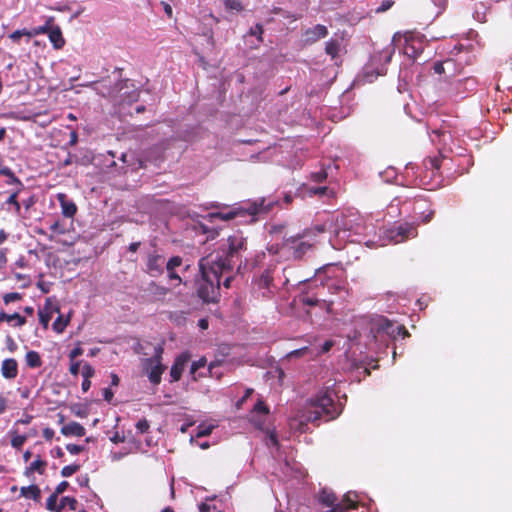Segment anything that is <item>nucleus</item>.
Segmentation results:
<instances>
[{"instance_id":"obj_4","label":"nucleus","mask_w":512,"mask_h":512,"mask_svg":"<svg viewBox=\"0 0 512 512\" xmlns=\"http://www.w3.org/2000/svg\"><path fill=\"white\" fill-rule=\"evenodd\" d=\"M91 86L101 96L117 99L119 102L132 101L138 96L134 85H129V80L121 79L118 73L92 82Z\"/></svg>"},{"instance_id":"obj_19","label":"nucleus","mask_w":512,"mask_h":512,"mask_svg":"<svg viewBox=\"0 0 512 512\" xmlns=\"http://www.w3.org/2000/svg\"><path fill=\"white\" fill-rule=\"evenodd\" d=\"M380 330L386 332L387 334H394L395 331L398 335L402 334L404 337L408 336L409 333L403 325L394 327L393 323L388 319H384L380 324Z\"/></svg>"},{"instance_id":"obj_37","label":"nucleus","mask_w":512,"mask_h":512,"mask_svg":"<svg viewBox=\"0 0 512 512\" xmlns=\"http://www.w3.org/2000/svg\"><path fill=\"white\" fill-rule=\"evenodd\" d=\"M80 469L79 464L66 465L61 469L62 477H70Z\"/></svg>"},{"instance_id":"obj_29","label":"nucleus","mask_w":512,"mask_h":512,"mask_svg":"<svg viewBox=\"0 0 512 512\" xmlns=\"http://www.w3.org/2000/svg\"><path fill=\"white\" fill-rule=\"evenodd\" d=\"M340 50V44L337 40L330 39L326 42L325 52L330 55L333 59L338 56Z\"/></svg>"},{"instance_id":"obj_51","label":"nucleus","mask_w":512,"mask_h":512,"mask_svg":"<svg viewBox=\"0 0 512 512\" xmlns=\"http://www.w3.org/2000/svg\"><path fill=\"white\" fill-rule=\"evenodd\" d=\"M66 449L69 453L77 455L84 451V447L76 444H67Z\"/></svg>"},{"instance_id":"obj_14","label":"nucleus","mask_w":512,"mask_h":512,"mask_svg":"<svg viewBox=\"0 0 512 512\" xmlns=\"http://www.w3.org/2000/svg\"><path fill=\"white\" fill-rule=\"evenodd\" d=\"M146 291L148 292L151 301H162L169 293V289L167 287L160 285L155 281H151L148 284Z\"/></svg>"},{"instance_id":"obj_31","label":"nucleus","mask_w":512,"mask_h":512,"mask_svg":"<svg viewBox=\"0 0 512 512\" xmlns=\"http://www.w3.org/2000/svg\"><path fill=\"white\" fill-rule=\"evenodd\" d=\"M57 500L58 495L55 493L51 494L47 499L46 508L52 512H61L63 510V505H61V503L57 505Z\"/></svg>"},{"instance_id":"obj_8","label":"nucleus","mask_w":512,"mask_h":512,"mask_svg":"<svg viewBox=\"0 0 512 512\" xmlns=\"http://www.w3.org/2000/svg\"><path fill=\"white\" fill-rule=\"evenodd\" d=\"M165 257L157 252L147 255L146 272L152 277H158L164 272Z\"/></svg>"},{"instance_id":"obj_52","label":"nucleus","mask_w":512,"mask_h":512,"mask_svg":"<svg viewBox=\"0 0 512 512\" xmlns=\"http://www.w3.org/2000/svg\"><path fill=\"white\" fill-rule=\"evenodd\" d=\"M83 349L80 345H77L75 348H73L69 353V359L71 361L75 360L77 357L81 356L83 354Z\"/></svg>"},{"instance_id":"obj_57","label":"nucleus","mask_w":512,"mask_h":512,"mask_svg":"<svg viewBox=\"0 0 512 512\" xmlns=\"http://www.w3.org/2000/svg\"><path fill=\"white\" fill-rule=\"evenodd\" d=\"M7 248L0 249V270L3 269L7 264Z\"/></svg>"},{"instance_id":"obj_7","label":"nucleus","mask_w":512,"mask_h":512,"mask_svg":"<svg viewBox=\"0 0 512 512\" xmlns=\"http://www.w3.org/2000/svg\"><path fill=\"white\" fill-rule=\"evenodd\" d=\"M163 351V347L157 345L154 349V355L143 360V368L147 373L149 381L154 385L160 384L162 374L166 369L165 365L162 364Z\"/></svg>"},{"instance_id":"obj_15","label":"nucleus","mask_w":512,"mask_h":512,"mask_svg":"<svg viewBox=\"0 0 512 512\" xmlns=\"http://www.w3.org/2000/svg\"><path fill=\"white\" fill-rule=\"evenodd\" d=\"M1 374L5 379H14L18 375V363L14 358H7L2 361Z\"/></svg>"},{"instance_id":"obj_23","label":"nucleus","mask_w":512,"mask_h":512,"mask_svg":"<svg viewBox=\"0 0 512 512\" xmlns=\"http://www.w3.org/2000/svg\"><path fill=\"white\" fill-rule=\"evenodd\" d=\"M25 361L27 366L30 368H39L43 363L40 354L33 350L26 353Z\"/></svg>"},{"instance_id":"obj_55","label":"nucleus","mask_w":512,"mask_h":512,"mask_svg":"<svg viewBox=\"0 0 512 512\" xmlns=\"http://www.w3.org/2000/svg\"><path fill=\"white\" fill-rule=\"evenodd\" d=\"M68 486L69 483L67 481H62L56 486L54 493L56 495H60L68 488Z\"/></svg>"},{"instance_id":"obj_53","label":"nucleus","mask_w":512,"mask_h":512,"mask_svg":"<svg viewBox=\"0 0 512 512\" xmlns=\"http://www.w3.org/2000/svg\"><path fill=\"white\" fill-rule=\"evenodd\" d=\"M50 230L52 232H54V233H57V234H64L65 233V228H64V226L59 221H55L50 226Z\"/></svg>"},{"instance_id":"obj_18","label":"nucleus","mask_w":512,"mask_h":512,"mask_svg":"<svg viewBox=\"0 0 512 512\" xmlns=\"http://www.w3.org/2000/svg\"><path fill=\"white\" fill-rule=\"evenodd\" d=\"M58 200L61 204L62 214L67 218H72L77 212L76 204L67 199V196L63 193L58 194Z\"/></svg>"},{"instance_id":"obj_46","label":"nucleus","mask_w":512,"mask_h":512,"mask_svg":"<svg viewBox=\"0 0 512 512\" xmlns=\"http://www.w3.org/2000/svg\"><path fill=\"white\" fill-rule=\"evenodd\" d=\"M212 429H213L212 426L200 425L197 428L196 437L200 438V437L208 436L211 434Z\"/></svg>"},{"instance_id":"obj_62","label":"nucleus","mask_w":512,"mask_h":512,"mask_svg":"<svg viewBox=\"0 0 512 512\" xmlns=\"http://www.w3.org/2000/svg\"><path fill=\"white\" fill-rule=\"evenodd\" d=\"M35 202H36L35 197L30 196L27 199L23 200L22 204L28 210L35 204Z\"/></svg>"},{"instance_id":"obj_30","label":"nucleus","mask_w":512,"mask_h":512,"mask_svg":"<svg viewBox=\"0 0 512 512\" xmlns=\"http://www.w3.org/2000/svg\"><path fill=\"white\" fill-rule=\"evenodd\" d=\"M223 3L227 11L240 13L244 10L241 0H223Z\"/></svg>"},{"instance_id":"obj_61","label":"nucleus","mask_w":512,"mask_h":512,"mask_svg":"<svg viewBox=\"0 0 512 512\" xmlns=\"http://www.w3.org/2000/svg\"><path fill=\"white\" fill-rule=\"evenodd\" d=\"M168 278L170 280H176L178 284L182 283V278L179 276L178 273L175 272V270H167Z\"/></svg>"},{"instance_id":"obj_59","label":"nucleus","mask_w":512,"mask_h":512,"mask_svg":"<svg viewBox=\"0 0 512 512\" xmlns=\"http://www.w3.org/2000/svg\"><path fill=\"white\" fill-rule=\"evenodd\" d=\"M114 397V393L110 388H104L103 389V398L107 402H111Z\"/></svg>"},{"instance_id":"obj_20","label":"nucleus","mask_w":512,"mask_h":512,"mask_svg":"<svg viewBox=\"0 0 512 512\" xmlns=\"http://www.w3.org/2000/svg\"><path fill=\"white\" fill-rule=\"evenodd\" d=\"M21 496L29 499H33L34 501H40L41 498V490L37 485L23 486L20 488Z\"/></svg>"},{"instance_id":"obj_9","label":"nucleus","mask_w":512,"mask_h":512,"mask_svg":"<svg viewBox=\"0 0 512 512\" xmlns=\"http://www.w3.org/2000/svg\"><path fill=\"white\" fill-rule=\"evenodd\" d=\"M417 235V226L414 223H403L394 230H391V238L395 243L415 238Z\"/></svg>"},{"instance_id":"obj_42","label":"nucleus","mask_w":512,"mask_h":512,"mask_svg":"<svg viewBox=\"0 0 512 512\" xmlns=\"http://www.w3.org/2000/svg\"><path fill=\"white\" fill-rule=\"evenodd\" d=\"M150 428V424L148 422L147 419L143 418V419H140L137 423H136V429L137 431L140 433V434H144V433H147L148 430Z\"/></svg>"},{"instance_id":"obj_64","label":"nucleus","mask_w":512,"mask_h":512,"mask_svg":"<svg viewBox=\"0 0 512 512\" xmlns=\"http://www.w3.org/2000/svg\"><path fill=\"white\" fill-rule=\"evenodd\" d=\"M211 505L207 503H201L199 505V512H210Z\"/></svg>"},{"instance_id":"obj_32","label":"nucleus","mask_w":512,"mask_h":512,"mask_svg":"<svg viewBox=\"0 0 512 512\" xmlns=\"http://www.w3.org/2000/svg\"><path fill=\"white\" fill-rule=\"evenodd\" d=\"M285 243L287 245H292V247L295 249V254L297 257H300L302 256L308 249L311 248V245L306 243V242H299V240H297L295 243H287L285 241Z\"/></svg>"},{"instance_id":"obj_63","label":"nucleus","mask_w":512,"mask_h":512,"mask_svg":"<svg viewBox=\"0 0 512 512\" xmlns=\"http://www.w3.org/2000/svg\"><path fill=\"white\" fill-rule=\"evenodd\" d=\"M130 159H133L135 160L134 158V155L133 154H127V153H123L121 155V160L122 162L128 164V165H134L133 163H131Z\"/></svg>"},{"instance_id":"obj_12","label":"nucleus","mask_w":512,"mask_h":512,"mask_svg":"<svg viewBox=\"0 0 512 512\" xmlns=\"http://www.w3.org/2000/svg\"><path fill=\"white\" fill-rule=\"evenodd\" d=\"M326 231H327L326 224H316L310 228L304 229L302 233H298L295 236H290V237L285 238V241L287 243H290V242L295 243L297 240H300L302 238L309 237V236H315L317 234L324 233Z\"/></svg>"},{"instance_id":"obj_36","label":"nucleus","mask_w":512,"mask_h":512,"mask_svg":"<svg viewBox=\"0 0 512 512\" xmlns=\"http://www.w3.org/2000/svg\"><path fill=\"white\" fill-rule=\"evenodd\" d=\"M182 263V257L172 256L166 263V270H175L177 267H180Z\"/></svg>"},{"instance_id":"obj_34","label":"nucleus","mask_w":512,"mask_h":512,"mask_svg":"<svg viewBox=\"0 0 512 512\" xmlns=\"http://www.w3.org/2000/svg\"><path fill=\"white\" fill-rule=\"evenodd\" d=\"M69 323V319H64L60 314L53 322V329L57 333H62Z\"/></svg>"},{"instance_id":"obj_25","label":"nucleus","mask_w":512,"mask_h":512,"mask_svg":"<svg viewBox=\"0 0 512 512\" xmlns=\"http://www.w3.org/2000/svg\"><path fill=\"white\" fill-rule=\"evenodd\" d=\"M15 320L16 321V326H23L25 325L26 323V318L21 316L19 313L15 312L13 314H7L5 312H0V322L2 321H7V322H11Z\"/></svg>"},{"instance_id":"obj_39","label":"nucleus","mask_w":512,"mask_h":512,"mask_svg":"<svg viewBox=\"0 0 512 512\" xmlns=\"http://www.w3.org/2000/svg\"><path fill=\"white\" fill-rule=\"evenodd\" d=\"M344 512L349 509H356L358 504L355 500H353L349 494L344 495L342 503Z\"/></svg>"},{"instance_id":"obj_47","label":"nucleus","mask_w":512,"mask_h":512,"mask_svg":"<svg viewBox=\"0 0 512 512\" xmlns=\"http://www.w3.org/2000/svg\"><path fill=\"white\" fill-rule=\"evenodd\" d=\"M253 410L255 412H257V413H262V414H268L269 413L268 406L262 400H258L256 402V404L254 405V409Z\"/></svg>"},{"instance_id":"obj_24","label":"nucleus","mask_w":512,"mask_h":512,"mask_svg":"<svg viewBox=\"0 0 512 512\" xmlns=\"http://www.w3.org/2000/svg\"><path fill=\"white\" fill-rule=\"evenodd\" d=\"M47 466V462L45 460H42L40 456H37V458L30 463V466L27 468L26 474L37 472L40 475H43L45 473Z\"/></svg>"},{"instance_id":"obj_33","label":"nucleus","mask_w":512,"mask_h":512,"mask_svg":"<svg viewBox=\"0 0 512 512\" xmlns=\"http://www.w3.org/2000/svg\"><path fill=\"white\" fill-rule=\"evenodd\" d=\"M273 281V276L269 270H265L258 279V286L260 288H269Z\"/></svg>"},{"instance_id":"obj_54","label":"nucleus","mask_w":512,"mask_h":512,"mask_svg":"<svg viewBox=\"0 0 512 512\" xmlns=\"http://www.w3.org/2000/svg\"><path fill=\"white\" fill-rule=\"evenodd\" d=\"M80 365H81L80 361H74V360L71 361L69 371L73 376H77L79 374Z\"/></svg>"},{"instance_id":"obj_1","label":"nucleus","mask_w":512,"mask_h":512,"mask_svg":"<svg viewBox=\"0 0 512 512\" xmlns=\"http://www.w3.org/2000/svg\"><path fill=\"white\" fill-rule=\"evenodd\" d=\"M341 412L342 408L334 401L332 391L325 388L306 401L300 410V418L302 422H328L336 419Z\"/></svg>"},{"instance_id":"obj_3","label":"nucleus","mask_w":512,"mask_h":512,"mask_svg":"<svg viewBox=\"0 0 512 512\" xmlns=\"http://www.w3.org/2000/svg\"><path fill=\"white\" fill-rule=\"evenodd\" d=\"M247 251V238L239 231L229 235L217 253H211L216 258L215 263L227 272H231L239 263H242L244 253Z\"/></svg>"},{"instance_id":"obj_40","label":"nucleus","mask_w":512,"mask_h":512,"mask_svg":"<svg viewBox=\"0 0 512 512\" xmlns=\"http://www.w3.org/2000/svg\"><path fill=\"white\" fill-rule=\"evenodd\" d=\"M22 299V295L18 292H10V293H6L4 296H3V301L6 305L12 303V302H15V301H19Z\"/></svg>"},{"instance_id":"obj_21","label":"nucleus","mask_w":512,"mask_h":512,"mask_svg":"<svg viewBox=\"0 0 512 512\" xmlns=\"http://www.w3.org/2000/svg\"><path fill=\"white\" fill-rule=\"evenodd\" d=\"M48 36L56 49H60L64 46L65 40L59 27L50 28Z\"/></svg>"},{"instance_id":"obj_6","label":"nucleus","mask_w":512,"mask_h":512,"mask_svg":"<svg viewBox=\"0 0 512 512\" xmlns=\"http://www.w3.org/2000/svg\"><path fill=\"white\" fill-rule=\"evenodd\" d=\"M442 159L439 156L428 157L423 161L425 174L420 178V184L427 190H435L441 183V168Z\"/></svg>"},{"instance_id":"obj_35","label":"nucleus","mask_w":512,"mask_h":512,"mask_svg":"<svg viewBox=\"0 0 512 512\" xmlns=\"http://www.w3.org/2000/svg\"><path fill=\"white\" fill-rule=\"evenodd\" d=\"M23 36H26V37H27V42L30 40V34H29V30H28V29L16 30V31L12 32V33L9 35V38H10L14 43L19 44L20 39H21Z\"/></svg>"},{"instance_id":"obj_45","label":"nucleus","mask_w":512,"mask_h":512,"mask_svg":"<svg viewBox=\"0 0 512 512\" xmlns=\"http://www.w3.org/2000/svg\"><path fill=\"white\" fill-rule=\"evenodd\" d=\"M311 179L316 183H322L327 179V172L322 169L318 172L312 173Z\"/></svg>"},{"instance_id":"obj_50","label":"nucleus","mask_w":512,"mask_h":512,"mask_svg":"<svg viewBox=\"0 0 512 512\" xmlns=\"http://www.w3.org/2000/svg\"><path fill=\"white\" fill-rule=\"evenodd\" d=\"M263 26L260 24H257L255 27L250 29L249 34L252 36H257L258 40L262 41V34H263Z\"/></svg>"},{"instance_id":"obj_38","label":"nucleus","mask_w":512,"mask_h":512,"mask_svg":"<svg viewBox=\"0 0 512 512\" xmlns=\"http://www.w3.org/2000/svg\"><path fill=\"white\" fill-rule=\"evenodd\" d=\"M50 28H49V21L46 22L45 25L35 27L31 30H29L30 39L34 36L41 35V34H48Z\"/></svg>"},{"instance_id":"obj_27","label":"nucleus","mask_w":512,"mask_h":512,"mask_svg":"<svg viewBox=\"0 0 512 512\" xmlns=\"http://www.w3.org/2000/svg\"><path fill=\"white\" fill-rule=\"evenodd\" d=\"M0 174L7 176V178H9V180L7 181L8 185H17V187L24 188L23 183L20 181V179L18 177L15 176L14 172L10 168H8V167L1 168Z\"/></svg>"},{"instance_id":"obj_13","label":"nucleus","mask_w":512,"mask_h":512,"mask_svg":"<svg viewBox=\"0 0 512 512\" xmlns=\"http://www.w3.org/2000/svg\"><path fill=\"white\" fill-rule=\"evenodd\" d=\"M337 497L334 493L322 490L319 496L321 504L327 507H331L330 512H344L343 505L336 503Z\"/></svg>"},{"instance_id":"obj_5","label":"nucleus","mask_w":512,"mask_h":512,"mask_svg":"<svg viewBox=\"0 0 512 512\" xmlns=\"http://www.w3.org/2000/svg\"><path fill=\"white\" fill-rule=\"evenodd\" d=\"M275 204H276L275 201L266 202V200L264 198H261L256 201L246 203L244 207H242L238 210H232L227 213H224V212L210 213L209 216L211 218H217L222 221L232 220L242 213H246L252 217H256V216L268 214L272 210V208L274 207Z\"/></svg>"},{"instance_id":"obj_16","label":"nucleus","mask_w":512,"mask_h":512,"mask_svg":"<svg viewBox=\"0 0 512 512\" xmlns=\"http://www.w3.org/2000/svg\"><path fill=\"white\" fill-rule=\"evenodd\" d=\"M53 311L59 312V308L56 307L55 309H53L51 306L50 298H47L43 309H40L38 311L39 322L43 325L45 329L48 327L49 322L52 319Z\"/></svg>"},{"instance_id":"obj_41","label":"nucleus","mask_w":512,"mask_h":512,"mask_svg":"<svg viewBox=\"0 0 512 512\" xmlns=\"http://www.w3.org/2000/svg\"><path fill=\"white\" fill-rule=\"evenodd\" d=\"M300 302L303 304V305H307V306H316L319 304L320 300L316 297H313V296H309V295H302L300 296Z\"/></svg>"},{"instance_id":"obj_26","label":"nucleus","mask_w":512,"mask_h":512,"mask_svg":"<svg viewBox=\"0 0 512 512\" xmlns=\"http://www.w3.org/2000/svg\"><path fill=\"white\" fill-rule=\"evenodd\" d=\"M23 188L17 187L15 191H13L8 199L6 200V204L12 205L14 208V213L16 215H20L21 212V204L18 201V195L21 192Z\"/></svg>"},{"instance_id":"obj_43","label":"nucleus","mask_w":512,"mask_h":512,"mask_svg":"<svg viewBox=\"0 0 512 512\" xmlns=\"http://www.w3.org/2000/svg\"><path fill=\"white\" fill-rule=\"evenodd\" d=\"M61 505H63V508L68 505L69 508L72 510V511H75L76 510V507H77V500L73 497H63L60 501Z\"/></svg>"},{"instance_id":"obj_22","label":"nucleus","mask_w":512,"mask_h":512,"mask_svg":"<svg viewBox=\"0 0 512 512\" xmlns=\"http://www.w3.org/2000/svg\"><path fill=\"white\" fill-rule=\"evenodd\" d=\"M352 222L351 216L341 215L336 219V232L339 233V230L353 231L355 228Z\"/></svg>"},{"instance_id":"obj_58","label":"nucleus","mask_w":512,"mask_h":512,"mask_svg":"<svg viewBox=\"0 0 512 512\" xmlns=\"http://www.w3.org/2000/svg\"><path fill=\"white\" fill-rule=\"evenodd\" d=\"M253 393L252 388H248L245 391V394L237 401V407L239 408Z\"/></svg>"},{"instance_id":"obj_44","label":"nucleus","mask_w":512,"mask_h":512,"mask_svg":"<svg viewBox=\"0 0 512 512\" xmlns=\"http://www.w3.org/2000/svg\"><path fill=\"white\" fill-rule=\"evenodd\" d=\"M81 373L83 378L90 379L94 376L95 370L89 363H85L82 367Z\"/></svg>"},{"instance_id":"obj_17","label":"nucleus","mask_w":512,"mask_h":512,"mask_svg":"<svg viewBox=\"0 0 512 512\" xmlns=\"http://www.w3.org/2000/svg\"><path fill=\"white\" fill-rule=\"evenodd\" d=\"M61 433L64 436L83 437L86 434V429L80 423L72 421L61 428Z\"/></svg>"},{"instance_id":"obj_28","label":"nucleus","mask_w":512,"mask_h":512,"mask_svg":"<svg viewBox=\"0 0 512 512\" xmlns=\"http://www.w3.org/2000/svg\"><path fill=\"white\" fill-rule=\"evenodd\" d=\"M11 446L15 449H18L20 450L22 448V446L24 445V443L27 441L28 439V436L27 435H19L17 433V431H12L11 432Z\"/></svg>"},{"instance_id":"obj_49","label":"nucleus","mask_w":512,"mask_h":512,"mask_svg":"<svg viewBox=\"0 0 512 512\" xmlns=\"http://www.w3.org/2000/svg\"><path fill=\"white\" fill-rule=\"evenodd\" d=\"M8 397L4 393H0V415L4 414L8 409Z\"/></svg>"},{"instance_id":"obj_60","label":"nucleus","mask_w":512,"mask_h":512,"mask_svg":"<svg viewBox=\"0 0 512 512\" xmlns=\"http://www.w3.org/2000/svg\"><path fill=\"white\" fill-rule=\"evenodd\" d=\"M54 435H55V432L52 428L47 427L43 430V437L47 441H51L53 439Z\"/></svg>"},{"instance_id":"obj_11","label":"nucleus","mask_w":512,"mask_h":512,"mask_svg":"<svg viewBox=\"0 0 512 512\" xmlns=\"http://www.w3.org/2000/svg\"><path fill=\"white\" fill-rule=\"evenodd\" d=\"M327 35V27L321 24H317L312 28H308L304 32L305 42L310 44L317 42L319 39L325 38Z\"/></svg>"},{"instance_id":"obj_10","label":"nucleus","mask_w":512,"mask_h":512,"mask_svg":"<svg viewBox=\"0 0 512 512\" xmlns=\"http://www.w3.org/2000/svg\"><path fill=\"white\" fill-rule=\"evenodd\" d=\"M188 361L189 356L187 354H181L175 359L170 369L171 382H177L181 379L182 373Z\"/></svg>"},{"instance_id":"obj_2","label":"nucleus","mask_w":512,"mask_h":512,"mask_svg":"<svg viewBox=\"0 0 512 512\" xmlns=\"http://www.w3.org/2000/svg\"><path fill=\"white\" fill-rule=\"evenodd\" d=\"M212 254L199 260L201 280L198 285V296L206 303H215L220 296V278L226 272L215 263Z\"/></svg>"},{"instance_id":"obj_56","label":"nucleus","mask_w":512,"mask_h":512,"mask_svg":"<svg viewBox=\"0 0 512 512\" xmlns=\"http://www.w3.org/2000/svg\"><path fill=\"white\" fill-rule=\"evenodd\" d=\"M160 4L163 7V10H164L165 14L167 15V17L169 19H171L173 17V10H172L171 5L165 1H161Z\"/></svg>"},{"instance_id":"obj_48","label":"nucleus","mask_w":512,"mask_h":512,"mask_svg":"<svg viewBox=\"0 0 512 512\" xmlns=\"http://www.w3.org/2000/svg\"><path fill=\"white\" fill-rule=\"evenodd\" d=\"M394 5V1L392 0H383L378 8H376V13H383L389 10Z\"/></svg>"}]
</instances>
